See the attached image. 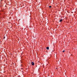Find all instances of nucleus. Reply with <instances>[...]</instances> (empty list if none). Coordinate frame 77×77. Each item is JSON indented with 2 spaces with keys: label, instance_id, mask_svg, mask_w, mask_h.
I'll return each instance as SVG.
<instances>
[{
  "label": "nucleus",
  "instance_id": "obj_1",
  "mask_svg": "<svg viewBox=\"0 0 77 77\" xmlns=\"http://www.w3.org/2000/svg\"><path fill=\"white\" fill-rule=\"evenodd\" d=\"M32 65L33 66L34 65H35V63H33V62H32Z\"/></svg>",
  "mask_w": 77,
  "mask_h": 77
},
{
  "label": "nucleus",
  "instance_id": "obj_2",
  "mask_svg": "<svg viewBox=\"0 0 77 77\" xmlns=\"http://www.w3.org/2000/svg\"><path fill=\"white\" fill-rule=\"evenodd\" d=\"M46 49H47V50H49V47H48L46 48Z\"/></svg>",
  "mask_w": 77,
  "mask_h": 77
},
{
  "label": "nucleus",
  "instance_id": "obj_3",
  "mask_svg": "<svg viewBox=\"0 0 77 77\" xmlns=\"http://www.w3.org/2000/svg\"><path fill=\"white\" fill-rule=\"evenodd\" d=\"M62 19H61V20H59V22H62Z\"/></svg>",
  "mask_w": 77,
  "mask_h": 77
},
{
  "label": "nucleus",
  "instance_id": "obj_4",
  "mask_svg": "<svg viewBox=\"0 0 77 77\" xmlns=\"http://www.w3.org/2000/svg\"><path fill=\"white\" fill-rule=\"evenodd\" d=\"M51 6H49V8H51Z\"/></svg>",
  "mask_w": 77,
  "mask_h": 77
},
{
  "label": "nucleus",
  "instance_id": "obj_5",
  "mask_svg": "<svg viewBox=\"0 0 77 77\" xmlns=\"http://www.w3.org/2000/svg\"><path fill=\"white\" fill-rule=\"evenodd\" d=\"M65 52V51H63V52Z\"/></svg>",
  "mask_w": 77,
  "mask_h": 77
},
{
  "label": "nucleus",
  "instance_id": "obj_6",
  "mask_svg": "<svg viewBox=\"0 0 77 77\" xmlns=\"http://www.w3.org/2000/svg\"><path fill=\"white\" fill-rule=\"evenodd\" d=\"M4 39H5V37H4Z\"/></svg>",
  "mask_w": 77,
  "mask_h": 77
}]
</instances>
